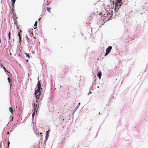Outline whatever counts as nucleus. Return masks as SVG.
Here are the masks:
<instances>
[{"label":"nucleus","mask_w":148,"mask_h":148,"mask_svg":"<svg viewBox=\"0 0 148 148\" xmlns=\"http://www.w3.org/2000/svg\"><path fill=\"white\" fill-rule=\"evenodd\" d=\"M103 21H107L111 19L112 17V14L110 13L106 12V13L103 15Z\"/></svg>","instance_id":"obj_1"},{"label":"nucleus","mask_w":148,"mask_h":148,"mask_svg":"<svg viewBox=\"0 0 148 148\" xmlns=\"http://www.w3.org/2000/svg\"><path fill=\"white\" fill-rule=\"evenodd\" d=\"M33 33L32 32L30 34V35L31 36V37H32V39H31L32 41L31 42L29 41V42L31 44L34 43L35 42L36 38L34 36H33Z\"/></svg>","instance_id":"obj_2"},{"label":"nucleus","mask_w":148,"mask_h":148,"mask_svg":"<svg viewBox=\"0 0 148 148\" xmlns=\"http://www.w3.org/2000/svg\"><path fill=\"white\" fill-rule=\"evenodd\" d=\"M122 1L121 0H116L115 2V6L118 7H120L121 6V4L122 3Z\"/></svg>","instance_id":"obj_3"},{"label":"nucleus","mask_w":148,"mask_h":148,"mask_svg":"<svg viewBox=\"0 0 148 148\" xmlns=\"http://www.w3.org/2000/svg\"><path fill=\"white\" fill-rule=\"evenodd\" d=\"M112 48V47L111 46H109L106 49V53L105 56H106L109 54Z\"/></svg>","instance_id":"obj_4"},{"label":"nucleus","mask_w":148,"mask_h":148,"mask_svg":"<svg viewBox=\"0 0 148 148\" xmlns=\"http://www.w3.org/2000/svg\"><path fill=\"white\" fill-rule=\"evenodd\" d=\"M34 110L35 112H36V113L38 111V109L39 108L38 105L37 103L36 104L35 103H34Z\"/></svg>","instance_id":"obj_5"},{"label":"nucleus","mask_w":148,"mask_h":148,"mask_svg":"<svg viewBox=\"0 0 148 148\" xmlns=\"http://www.w3.org/2000/svg\"><path fill=\"white\" fill-rule=\"evenodd\" d=\"M40 93H39L38 95L37 94H36V95H35V98L36 99V102H38V99H39L40 96Z\"/></svg>","instance_id":"obj_6"},{"label":"nucleus","mask_w":148,"mask_h":148,"mask_svg":"<svg viewBox=\"0 0 148 148\" xmlns=\"http://www.w3.org/2000/svg\"><path fill=\"white\" fill-rule=\"evenodd\" d=\"M37 86L38 87V88L42 89V88H41V85L40 84V81H38Z\"/></svg>","instance_id":"obj_7"},{"label":"nucleus","mask_w":148,"mask_h":148,"mask_svg":"<svg viewBox=\"0 0 148 148\" xmlns=\"http://www.w3.org/2000/svg\"><path fill=\"white\" fill-rule=\"evenodd\" d=\"M41 90V89L38 88L37 89V90H36L35 92V95H36V94H37Z\"/></svg>","instance_id":"obj_8"},{"label":"nucleus","mask_w":148,"mask_h":148,"mask_svg":"<svg viewBox=\"0 0 148 148\" xmlns=\"http://www.w3.org/2000/svg\"><path fill=\"white\" fill-rule=\"evenodd\" d=\"M50 131V130H48L46 132V138L47 139V138H48V137L49 136V132Z\"/></svg>","instance_id":"obj_9"},{"label":"nucleus","mask_w":148,"mask_h":148,"mask_svg":"<svg viewBox=\"0 0 148 148\" xmlns=\"http://www.w3.org/2000/svg\"><path fill=\"white\" fill-rule=\"evenodd\" d=\"M97 76L99 79L101 78V71H100L97 74Z\"/></svg>","instance_id":"obj_10"},{"label":"nucleus","mask_w":148,"mask_h":148,"mask_svg":"<svg viewBox=\"0 0 148 148\" xmlns=\"http://www.w3.org/2000/svg\"><path fill=\"white\" fill-rule=\"evenodd\" d=\"M64 70L65 73H67L68 71V69L66 67L64 68Z\"/></svg>","instance_id":"obj_11"},{"label":"nucleus","mask_w":148,"mask_h":148,"mask_svg":"<svg viewBox=\"0 0 148 148\" xmlns=\"http://www.w3.org/2000/svg\"><path fill=\"white\" fill-rule=\"evenodd\" d=\"M51 8H50L48 6L47 8V10L49 12L51 13Z\"/></svg>","instance_id":"obj_12"},{"label":"nucleus","mask_w":148,"mask_h":148,"mask_svg":"<svg viewBox=\"0 0 148 148\" xmlns=\"http://www.w3.org/2000/svg\"><path fill=\"white\" fill-rule=\"evenodd\" d=\"M9 110L11 113H12L13 112V108L12 107H10L9 108Z\"/></svg>","instance_id":"obj_13"},{"label":"nucleus","mask_w":148,"mask_h":148,"mask_svg":"<svg viewBox=\"0 0 148 148\" xmlns=\"http://www.w3.org/2000/svg\"><path fill=\"white\" fill-rule=\"evenodd\" d=\"M119 8H118V7H117L115 6V8L114 9V10L116 12L117 11H118V10H119Z\"/></svg>","instance_id":"obj_14"},{"label":"nucleus","mask_w":148,"mask_h":148,"mask_svg":"<svg viewBox=\"0 0 148 148\" xmlns=\"http://www.w3.org/2000/svg\"><path fill=\"white\" fill-rule=\"evenodd\" d=\"M16 0H12V3H11V4L12 5H14V3H15V1Z\"/></svg>","instance_id":"obj_15"},{"label":"nucleus","mask_w":148,"mask_h":148,"mask_svg":"<svg viewBox=\"0 0 148 148\" xmlns=\"http://www.w3.org/2000/svg\"><path fill=\"white\" fill-rule=\"evenodd\" d=\"M8 82H9V83H10L12 82L11 81V79H10V78L8 77Z\"/></svg>","instance_id":"obj_16"},{"label":"nucleus","mask_w":148,"mask_h":148,"mask_svg":"<svg viewBox=\"0 0 148 148\" xmlns=\"http://www.w3.org/2000/svg\"><path fill=\"white\" fill-rule=\"evenodd\" d=\"M25 54H26V57H28L29 58H30V56H29V55L28 54H27V53H26Z\"/></svg>","instance_id":"obj_17"},{"label":"nucleus","mask_w":148,"mask_h":148,"mask_svg":"<svg viewBox=\"0 0 148 148\" xmlns=\"http://www.w3.org/2000/svg\"><path fill=\"white\" fill-rule=\"evenodd\" d=\"M18 36H19V37L20 39V40H21V35H20V32H18Z\"/></svg>","instance_id":"obj_18"},{"label":"nucleus","mask_w":148,"mask_h":148,"mask_svg":"<svg viewBox=\"0 0 148 148\" xmlns=\"http://www.w3.org/2000/svg\"><path fill=\"white\" fill-rule=\"evenodd\" d=\"M10 34H11L10 32L8 34V36H9V38L10 40Z\"/></svg>","instance_id":"obj_19"},{"label":"nucleus","mask_w":148,"mask_h":148,"mask_svg":"<svg viewBox=\"0 0 148 148\" xmlns=\"http://www.w3.org/2000/svg\"><path fill=\"white\" fill-rule=\"evenodd\" d=\"M37 21H36L35 22V24H34V26H37Z\"/></svg>","instance_id":"obj_20"},{"label":"nucleus","mask_w":148,"mask_h":148,"mask_svg":"<svg viewBox=\"0 0 148 148\" xmlns=\"http://www.w3.org/2000/svg\"><path fill=\"white\" fill-rule=\"evenodd\" d=\"M35 112V111H34V112H33V113L32 114V117L33 118L34 116V115L35 114V112Z\"/></svg>","instance_id":"obj_21"},{"label":"nucleus","mask_w":148,"mask_h":148,"mask_svg":"<svg viewBox=\"0 0 148 148\" xmlns=\"http://www.w3.org/2000/svg\"><path fill=\"white\" fill-rule=\"evenodd\" d=\"M3 69H4V71L5 72H8V71L6 69V68L4 67H3Z\"/></svg>","instance_id":"obj_22"},{"label":"nucleus","mask_w":148,"mask_h":148,"mask_svg":"<svg viewBox=\"0 0 148 148\" xmlns=\"http://www.w3.org/2000/svg\"><path fill=\"white\" fill-rule=\"evenodd\" d=\"M0 66L1 67V68H2V67L3 68V67H4L3 66V65L1 64H0Z\"/></svg>","instance_id":"obj_23"},{"label":"nucleus","mask_w":148,"mask_h":148,"mask_svg":"<svg viewBox=\"0 0 148 148\" xmlns=\"http://www.w3.org/2000/svg\"><path fill=\"white\" fill-rule=\"evenodd\" d=\"M80 103H78V105L77 106V108H78V107L80 105Z\"/></svg>","instance_id":"obj_24"},{"label":"nucleus","mask_w":148,"mask_h":148,"mask_svg":"<svg viewBox=\"0 0 148 148\" xmlns=\"http://www.w3.org/2000/svg\"><path fill=\"white\" fill-rule=\"evenodd\" d=\"M10 144V141H8V147H9V145Z\"/></svg>","instance_id":"obj_25"},{"label":"nucleus","mask_w":148,"mask_h":148,"mask_svg":"<svg viewBox=\"0 0 148 148\" xmlns=\"http://www.w3.org/2000/svg\"><path fill=\"white\" fill-rule=\"evenodd\" d=\"M29 60H28L27 59L26 60V62H28Z\"/></svg>","instance_id":"obj_26"},{"label":"nucleus","mask_w":148,"mask_h":148,"mask_svg":"<svg viewBox=\"0 0 148 148\" xmlns=\"http://www.w3.org/2000/svg\"><path fill=\"white\" fill-rule=\"evenodd\" d=\"M89 93L90 94H91L92 93V92L91 91H90L89 92Z\"/></svg>","instance_id":"obj_27"},{"label":"nucleus","mask_w":148,"mask_h":148,"mask_svg":"<svg viewBox=\"0 0 148 148\" xmlns=\"http://www.w3.org/2000/svg\"><path fill=\"white\" fill-rule=\"evenodd\" d=\"M13 117H12V119H11V121H13Z\"/></svg>","instance_id":"obj_28"},{"label":"nucleus","mask_w":148,"mask_h":148,"mask_svg":"<svg viewBox=\"0 0 148 148\" xmlns=\"http://www.w3.org/2000/svg\"><path fill=\"white\" fill-rule=\"evenodd\" d=\"M29 40V38H27V41H28Z\"/></svg>","instance_id":"obj_29"},{"label":"nucleus","mask_w":148,"mask_h":148,"mask_svg":"<svg viewBox=\"0 0 148 148\" xmlns=\"http://www.w3.org/2000/svg\"><path fill=\"white\" fill-rule=\"evenodd\" d=\"M7 134H9V132H7Z\"/></svg>","instance_id":"obj_30"},{"label":"nucleus","mask_w":148,"mask_h":148,"mask_svg":"<svg viewBox=\"0 0 148 148\" xmlns=\"http://www.w3.org/2000/svg\"><path fill=\"white\" fill-rule=\"evenodd\" d=\"M20 32H21V30H20Z\"/></svg>","instance_id":"obj_31"},{"label":"nucleus","mask_w":148,"mask_h":148,"mask_svg":"<svg viewBox=\"0 0 148 148\" xmlns=\"http://www.w3.org/2000/svg\"><path fill=\"white\" fill-rule=\"evenodd\" d=\"M40 18H39V21L40 19Z\"/></svg>","instance_id":"obj_32"},{"label":"nucleus","mask_w":148,"mask_h":148,"mask_svg":"<svg viewBox=\"0 0 148 148\" xmlns=\"http://www.w3.org/2000/svg\"><path fill=\"white\" fill-rule=\"evenodd\" d=\"M13 15H14V13H13Z\"/></svg>","instance_id":"obj_33"},{"label":"nucleus","mask_w":148,"mask_h":148,"mask_svg":"<svg viewBox=\"0 0 148 148\" xmlns=\"http://www.w3.org/2000/svg\"><path fill=\"white\" fill-rule=\"evenodd\" d=\"M40 134H42V133H40Z\"/></svg>","instance_id":"obj_34"}]
</instances>
